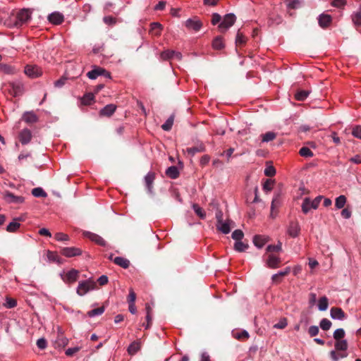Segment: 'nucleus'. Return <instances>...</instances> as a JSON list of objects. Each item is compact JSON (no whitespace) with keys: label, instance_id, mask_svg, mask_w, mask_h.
<instances>
[{"label":"nucleus","instance_id":"nucleus-57","mask_svg":"<svg viewBox=\"0 0 361 361\" xmlns=\"http://www.w3.org/2000/svg\"><path fill=\"white\" fill-rule=\"evenodd\" d=\"M54 238L58 241H68L69 240V236L63 233H56Z\"/></svg>","mask_w":361,"mask_h":361},{"label":"nucleus","instance_id":"nucleus-64","mask_svg":"<svg viewBox=\"0 0 361 361\" xmlns=\"http://www.w3.org/2000/svg\"><path fill=\"white\" fill-rule=\"evenodd\" d=\"M66 80L67 78L66 77H62L60 79L55 81L54 86L58 88L62 87L65 85Z\"/></svg>","mask_w":361,"mask_h":361},{"label":"nucleus","instance_id":"nucleus-16","mask_svg":"<svg viewBox=\"0 0 361 361\" xmlns=\"http://www.w3.org/2000/svg\"><path fill=\"white\" fill-rule=\"evenodd\" d=\"M78 271L75 269L70 270L64 276H62V279L66 283H73L77 281L78 278Z\"/></svg>","mask_w":361,"mask_h":361},{"label":"nucleus","instance_id":"nucleus-17","mask_svg":"<svg viewBox=\"0 0 361 361\" xmlns=\"http://www.w3.org/2000/svg\"><path fill=\"white\" fill-rule=\"evenodd\" d=\"M290 271V267H286L283 271H281L271 277V281L274 283L278 284L281 282L283 277L287 276Z\"/></svg>","mask_w":361,"mask_h":361},{"label":"nucleus","instance_id":"nucleus-31","mask_svg":"<svg viewBox=\"0 0 361 361\" xmlns=\"http://www.w3.org/2000/svg\"><path fill=\"white\" fill-rule=\"evenodd\" d=\"M21 220V218L19 219H15L13 221L11 222L6 227V231L9 233H13L16 232L19 228H20V223L17 221Z\"/></svg>","mask_w":361,"mask_h":361},{"label":"nucleus","instance_id":"nucleus-1","mask_svg":"<svg viewBox=\"0 0 361 361\" xmlns=\"http://www.w3.org/2000/svg\"><path fill=\"white\" fill-rule=\"evenodd\" d=\"M32 11L28 8H23L19 11L15 18L13 22L8 23L9 27H20L28 23L31 19ZM11 21V20H10Z\"/></svg>","mask_w":361,"mask_h":361},{"label":"nucleus","instance_id":"nucleus-39","mask_svg":"<svg viewBox=\"0 0 361 361\" xmlns=\"http://www.w3.org/2000/svg\"><path fill=\"white\" fill-rule=\"evenodd\" d=\"M32 195L36 197H47L46 192L42 188H35L32 190Z\"/></svg>","mask_w":361,"mask_h":361},{"label":"nucleus","instance_id":"nucleus-45","mask_svg":"<svg viewBox=\"0 0 361 361\" xmlns=\"http://www.w3.org/2000/svg\"><path fill=\"white\" fill-rule=\"evenodd\" d=\"M345 335V332L343 329H337L334 332V338L336 341L343 340V338H344Z\"/></svg>","mask_w":361,"mask_h":361},{"label":"nucleus","instance_id":"nucleus-40","mask_svg":"<svg viewBox=\"0 0 361 361\" xmlns=\"http://www.w3.org/2000/svg\"><path fill=\"white\" fill-rule=\"evenodd\" d=\"M267 254H274V252H279L281 250V243H279L278 245H270L267 247Z\"/></svg>","mask_w":361,"mask_h":361},{"label":"nucleus","instance_id":"nucleus-59","mask_svg":"<svg viewBox=\"0 0 361 361\" xmlns=\"http://www.w3.org/2000/svg\"><path fill=\"white\" fill-rule=\"evenodd\" d=\"M282 18L279 16H276V17L274 18L273 17L269 18L268 23L269 25H272L274 24L279 25L281 23Z\"/></svg>","mask_w":361,"mask_h":361},{"label":"nucleus","instance_id":"nucleus-32","mask_svg":"<svg viewBox=\"0 0 361 361\" xmlns=\"http://www.w3.org/2000/svg\"><path fill=\"white\" fill-rule=\"evenodd\" d=\"M94 99L93 93L89 92L85 94L81 99V102L83 105H90Z\"/></svg>","mask_w":361,"mask_h":361},{"label":"nucleus","instance_id":"nucleus-19","mask_svg":"<svg viewBox=\"0 0 361 361\" xmlns=\"http://www.w3.org/2000/svg\"><path fill=\"white\" fill-rule=\"evenodd\" d=\"M103 73H106V70L99 66H94V68L87 73V76L91 79L94 80L98 76L102 75Z\"/></svg>","mask_w":361,"mask_h":361},{"label":"nucleus","instance_id":"nucleus-2","mask_svg":"<svg viewBox=\"0 0 361 361\" xmlns=\"http://www.w3.org/2000/svg\"><path fill=\"white\" fill-rule=\"evenodd\" d=\"M96 283L94 281L90 280H85L79 282L76 292L80 295L83 296L90 290L94 289Z\"/></svg>","mask_w":361,"mask_h":361},{"label":"nucleus","instance_id":"nucleus-44","mask_svg":"<svg viewBox=\"0 0 361 361\" xmlns=\"http://www.w3.org/2000/svg\"><path fill=\"white\" fill-rule=\"evenodd\" d=\"M311 202H312L310 198L305 197L304 199L302 204V210L305 214H307L310 211V208H312Z\"/></svg>","mask_w":361,"mask_h":361},{"label":"nucleus","instance_id":"nucleus-61","mask_svg":"<svg viewBox=\"0 0 361 361\" xmlns=\"http://www.w3.org/2000/svg\"><path fill=\"white\" fill-rule=\"evenodd\" d=\"M104 22L109 25H114L116 23V19L112 16H105L103 18Z\"/></svg>","mask_w":361,"mask_h":361},{"label":"nucleus","instance_id":"nucleus-27","mask_svg":"<svg viewBox=\"0 0 361 361\" xmlns=\"http://www.w3.org/2000/svg\"><path fill=\"white\" fill-rule=\"evenodd\" d=\"M47 257L50 262H56L59 264H62L61 258L58 255V254L55 252H51L48 250L47 252Z\"/></svg>","mask_w":361,"mask_h":361},{"label":"nucleus","instance_id":"nucleus-33","mask_svg":"<svg viewBox=\"0 0 361 361\" xmlns=\"http://www.w3.org/2000/svg\"><path fill=\"white\" fill-rule=\"evenodd\" d=\"M145 310H146V320H147V324L146 325L145 324H143V326H145V329H148L150 325H151V323H152V308L150 307V305L149 304H146V306H145Z\"/></svg>","mask_w":361,"mask_h":361},{"label":"nucleus","instance_id":"nucleus-23","mask_svg":"<svg viewBox=\"0 0 361 361\" xmlns=\"http://www.w3.org/2000/svg\"><path fill=\"white\" fill-rule=\"evenodd\" d=\"M23 120L27 123H34L38 121V118L33 111H27L23 114Z\"/></svg>","mask_w":361,"mask_h":361},{"label":"nucleus","instance_id":"nucleus-49","mask_svg":"<svg viewBox=\"0 0 361 361\" xmlns=\"http://www.w3.org/2000/svg\"><path fill=\"white\" fill-rule=\"evenodd\" d=\"M274 184V180L267 179L263 185V190L267 192H270L273 188Z\"/></svg>","mask_w":361,"mask_h":361},{"label":"nucleus","instance_id":"nucleus-10","mask_svg":"<svg viewBox=\"0 0 361 361\" xmlns=\"http://www.w3.org/2000/svg\"><path fill=\"white\" fill-rule=\"evenodd\" d=\"M4 197L8 203L22 204L25 200L23 197L15 195L8 191L4 193Z\"/></svg>","mask_w":361,"mask_h":361},{"label":"nucleus","instance_id":"nucleus-51","mask_svg":"<svg viewBox=\"0 0 361 361\" xmlns=\"http://www.w3.org/2000/svg\"><path fill=\"white\" fill-rule=\"evenodd\" d=\"M276 137V134L273 132H267L265 134L262 135V141L263 142H269L274 140Z\"/></svg>","mask_w":361,"mask_h":361},{"label":"nucleus","instance_id":"nucleus-13","mask_svg":"<svg viewBox=\"0 0 361 361\" xmlns=\"http://www.w3.org/2000/svg\"><path fill=\"white\" fill-rule=\"evenodd\" d=\"M331 318L334 319L343 320L346 318V314L343 310L340 307H331L330 310Z\"/></svg>","mask_w":361,"mask_h":361},{"label":"nucleus","instance_id":"nucleus-18","mask_svg":"<svg viewBox=\"0 0 361 361\" xmlns=\"http://www.w3.org/2000/svg\"><path fill=\"white\" fill-rule=\"evenodd\" d=\"M32 138V133L29 129H23L19 135L20 142L22 145H27L29 143Z\"/></svg>","mask_w":361,"mask_h":361},{"label":"nucleus","instance_id":"nucleus-5","mask_svg":"<svg viewBox=\"0 0 361 361\" xmlns=\"http://www.w3.org/2000/svg\"><path fill=\"white\" fill-rule=\"evenodd\" d=\"M185 26L190 30L197 32L202 27V23L197 17L189 18L185 22Z\"/></svg>","mask_w":361,"mask_h":361},{"label":"nucleus","instance_id":"nucleus-3","mask_svg":"<svg viewBox=\"0 0 361 361\" xmlns=\"http://www.w3.org/2000/svg\"><path fill=\"white\" fill-rule=\"evenodd\" d=\"M235 21V16L233 13L226 14L224 20L219 24V29L221 32H225L230 27H231Z\"/></svg>","mask_w":361,"mask_h":361},{"label":"nucleus","instance_id":"nucleus-25","mask_svg":"<svg viewBox=\"0 0 361 361\" xmlns=\"http://www.w3.org/2000/svg\"><path fill=\"white\" fill-rule=\"evenodd\" d=\"M267 241L268 238L263 235H256L253 238L254 245L259 248L262 247Z\"/></svg>","mask_w":361,"mask_h":361},{"label":"nucleus","instance_id":"nucleus-34","mask_svg":"<svg viewBox=\"0 0 361 361\" xmlns=\"http://www.w3.org/2000/svg\"><path fill=\"white\" fill-rule=\"evenodd\" d=\"M348 345L346 340H338L336 341L335 348L336 350H346Z\"/></svg>","mask_w":361,"mask_h":361},{"label":"nucleus","instance_id":"nucleus-37","mask_svg":"<svg viewBox=\"0 0 361 361\" xmlns=\"http://www.w3.org/2000/svg\"><path fill=\"white\" fill-rule=\"evenodd\" d=\"M249 247L247 243H245L240 240L235 241L234 248L238 252H243Z\"/></svg>","mask_w":361,"mask_h":361},{"label":"nucleus","instance_id":"nucleus-55","mask_svg":"<svg viewBox=\"0 0 361 361\" xmlns=\"http://www.w3.org/2000/svg\"><path fill=\"white\" fill-rule=\"evenodd\" d=\"M352 135L361 140V126H355L352 129Z\"/></svg>","mask_w":361,"mask_h":361},{"label":"nucleus","instance_id":"nucleus-52","mask_svg":"<svg viewBox=\"0 0 361 361\" xmlns=\"http://www.w3.org/2000/svg\"><path fill=\"white\" fill-rule=\"evenodd\" d=\"M287 319L283 317L281 318L278 323L275 324L274 325V327L276 329H283L287 326Z\"/></svg>","mask_w":361,"mask_h":361},{"label":"nucleus","instance_id":"nucleus-7","mask_svg":"<svg viewBox=\"0 0 361 361\" xmlns=\"http://www.w3.org/2000/svg\"><path fill=\"white\" fill-rule=\"evenodd\" d=\"M25 73L30 78H37L42 73V69L37 66L27 65L25 68Z\"/></svg>","mask_w":361,"mask_h":361},{"label":"nucleus","instance_id":"nucleus-54","mask_svg":"<svg viewBox=\"0 0 361 361\" xmlns=\"http://www.w3.org/2000/svg\"><path fill=\"white\" fill-rule=\"evenodd\" d=\"M173 54H174V51L166 50V51L161 52V54H160V56L164 60H168V59H171L173 58Z\"/></svg>","mask_w":361,"mask_h":361},{"label":"nucleus","instance_id":"nucleus-21","mask_svg":"<svg viewBox=\"0 0 361 361\" xmlns=\"http://www.w3.org/2000/svg\"><path fill=\"white\" fill-rule=\"evenodd\" d=\"M116 109V105L113 104H107L100 110L99 114L101 116H111L115 112Z\"/></svg>","mask_w":361,"mask_h":361},{"label":"nucleus","instance_id":"nucleus-38","mask_svg":"<svg viewBox=\"0 0 361 361\" xmlns=\"http://www.w3.org/2000/svg\"><path fill=\"white\" fill-rule=\"evenodd\" d=\"M329 305L328 299L326 297H322L319 300L318 307L321 311H325L327 310Z\"/></svg>","mask_w":361,"mask_h":361},{"label":"nucleus","instance_id":"nucleus-6","mask_svg":"<svg viewBox=\"0 0 361 361\" xmlns=\"http://www.w3.org/2000/svg\"><path fill=\"white\" fill-rule=\"evenodd\" d=\"M266 264L269 268L276 269L280 267L281 262V258L275 254H267Z\"/></svg>","mask_w":361,"mask_h":361},{"label":"nucleus","instance_id":"nucleus-12","mask_svg":"<svg viewBox=\"0 0 361 361\" xmlns=\"http://www.w3.org/2000/svg\"><path fill=\"white\" fill-rule=\"evenodd\" d=\"M47 19L49 23L54 25H60L61 24L64 20V16L62 13L55 11L51 13H50Z\"/></svg>","mask_w":361,"mask_h":361},{"label":"nucleus","instance_id":"nucleus-14","mask_svg":"<svg viewBox=\"0 0 361 361\" xmlns=\"http://www.w3.org/2000/svg\"><path fill=\"white\" fill-rule=\"evenodd\" d=\"M332 18L330 15L322 13L318 18V23L321 27L326 28L331 23Z\"/></svg>","mask_w":361,"mask_h":361},{"label":"nucleus","instance_id":"nucleus-22","mask_svg":"<svg viewBox=\"0 0 361 361\" xmlns=\"http://www.w3.org/2000/svg\"><path fill=\"white\" fill-rule=\"evenodd\" d=\"M154 173H148L145 177V182L149 193H152V183L155 179Z\"/></svg>","mask_w":361,"mask_h":361},{"label":"nucleus","instance_id":"nucleus-4","mask_svg":"<svg viewBox=\"0 0 361 361\" xmlns=\"http://www.w3.org/2000/svg\"><path fill=\"white\" fill-rule=\"evenodd\" d=\"M9 92L13 97L21 95L24 92L23 85L20 81H13L9 82Z\"/></svg>","mask_w":361,"mask_h":361},{"label":"nucleus","instance_id":"nucleus-36","mask_svg":"<svg viewBox=\"0 0 361 361\" xmlns=\"http://www.w3.org/2000/svg\"><path fill=\"white\" fill-rule=\"evenodd\" d=\"M105 310L104 307H100L87 312V314L89 317H94L95 316L101 315Z\"/></svg>","mask_w":361,"mask_h":361},{"label":"nucleus","instance_id":"nucleus-15","mask_svg":"<svg viewBox=\"0 0 361 361\" xmlns=\"http://www.w3.org/2000/svg\"><path fill=\"white\" fill-rule=\"evenodd\" d=\"M300 231V227L298 222L291 221L288 228V233L293 238L297 237Z\"/></svg>","mask_w":361,"mask_h":361},{"label":"nucleus","instance_id":"nucleus-20","mask_svg":"<svg viewBox=\"0 0 361 361\" xmlns=\"http://www.w3.org/2000/svg\"><path fill=\"white\" fill-rule=\"evenodd\" d=\"M233 223L231 220L226 221H222L221 224H216V228L219 231H221L224 234H228L231 231V224Z\"/></svg>","mask_w":361,"mask_h":361},{"label":"nucleus","instance_id":"nucleus-62","mask_svg":"<svg viewBox=\"0 0 361 361\" xmlns=\"http://www.w3.org/2000/svg\"><path fill=\"white\" fill-rule=\"evenodd\" d=\"M80 347H73V348H68L66 350V355L67 356H72L75 353H76L77 352H78L80 350Z\"/></svg>","mask_w":361,"mask_h":361},{"label":"nucleus","instance_id":"nucleus-60","mask_svg":"<svg viewBox=\"0 0 361 361\" xmlns=\"http://www.w3.org/2000/svg\"><path fill=\"white\" fill-rule=\"evenodd\" d=\"M319 329L317 326H311L308 329V334L311 337L316 336L319 334Z\"/></svg>","mask_w":361,"mask_h":361},{"label":"nucleus","instance_id":"nucleus-30","mask_svg":"<svg viewBox=\"0 0 361 361\" xmlns=\"http://www.w3.org/2000/svg\"><path fill=\"white\" fill-rule=\"evenodd\" d=\"M166 174L171 178L175 179L178 177L179 171L178 168L175 166H171L169 167L166 171Z\"/></svg>","mask_w":361,"mask_h":361},{"label":"nucleus","instance_id":"nucleus-29","mask_svg":"<svg viewBox=\"0 0 361 361\" xmlns=\"http://www.w3.org/2000/svg\"><path fill=\"white\" fill-rule=\"evenodd\" d=\"M223 37L221 36L216 37L212 42V47L216 50H221L224 48Z\"/></svg>","mask_w":361,"mask_h":361},{"label":"nucleus","instance_id":"nucleus-58","mask_svg":"<svg viewBox=\"0 0 361 361\" xmlns=\"http://www.w3.org/2000/svg\"><path fill=\"white\" fill-rule=\"evenodd\" d=\"M16 305H17V301L15 299L11 298H6L5 306L7 308H13Z\"/></svg>","mask_w":361,"mask_h":361},{"label":"nucleus","instance_id":"nucleus-11","mask_svg":"<svg viewBox=\"0 0 361 361\" xmlns=\"http://www.w3.org/2000/svg\"><path fill=\"white\" fill-rule=\"evenodd\" d=\"M84 235L99 245L104 247L106 245V243L103 239V238L96 233L90 231H85L84 232Z\"/></svg>","mask_w":361,"mask_h":361},{"label":"nucleus","instance_id":"nucleus-50","mask_svg":"<svg viewBox=\"0 0 361 361\" xmlns=\"http://www.w3.org/2000/svg\"><path fill=\"white\" fill-rule=\"evenodd\" d=\"M187 151L189 154L194 155L197 152H204V147L201 145L199 147H193L188 148Z\"/></svg>","mask_w":361,"mask_h":361},{"label":"nucleus","instance_id":"nucleus-42","mask_svg":"<svg viewBox=\"0 0 361 361\" xmlns=\"http://www.w3.org/2000/svg\"><path fill=\"white\" fill-rule=\"evenodd\" d=\"M346 203V197L344 195H340L336 199L335 206L338 209L343 208Z\"/></svg>","mask_w":361,"mask_h":361},{"label":"nucleus","instance_id":"nucleus-63","mask_svg":"<svg viewBox=\"0 0 361 361\" xmlns=\"http://www.w3.org/2000/svg\"><path fill=\"white\" fill-rule=\"evenodd\" d=\"M352 20L357 23L361 22V5L359 11L352 16Z\"/></svg>","mask_w":361,"mask_h":361},{"label":"nucleus","instance_id":"nucleus-41","mask_svg":"<svg viewBox=\"0 0 361 361\" xmlns=\"http://www.w3.org/2000/svg\"><path fill=\"white\" fill-rule=\"evenodd\" d=\"M299 154L300 156L306 158L312 157L314 155L313 152L307 147H302L300 149Z\"/></svg>","mask_w":361,"mask_h":361},{"label":"nucleus","instance_id":"nucleus-53","mask_svg":"<svg viewBox=\"0 0 361 361\" xmlns=\"http://www.w3.org/2000/svg\"><path fill=\"white\" fill-rule=\"evenodd\" d=\"M243 236V232L240 229L235 230L232 233V238L235 240V241L241 240Z\"/></svg>","mask_w":361,"mask_h":361},{"label":"nucleus","instance_id":"nucleus-46","mask_svg":"<svg viewBox=\"0 0 361 361\" xmlns=\"http://www.w3.org/2000/svg\"><path fill=\"white\" fill-rule=\"evenodd\" d=\"M331 322L328 319H322L320 322L319 326L321 329L324 331H328L331 326Z\"/></svg>","mask_w":361,"mask_h":361},{"label":"nucleus","instance_id":"nucleus-35","mask_svg":"<svg viewBox=\"0 0 361 361\" xmlns=\"http://www.w3.org/2000/svg\"><path fill=\"white\" fill-rule=\"evenodd\" d=\"M309 94L310 92L308 90H300L295 93V98L298 101H304L308 97Z\"/></svg>","mask_w":361,"mask_h":361},{"label":"nucleus","instance_id":"nucleus-26","mask_svg":"<svg viewBox=\"0 0 361 361\" xmlns=\"http://www.w3.org/2000/svg\"><path fill=\"white\" fill-rule=\"evenodd\" d=\"M175 114H172L161 125V128L165 131H170L174 123Z\"/></svg>","mask_w":361,"mask_h":361},{"label":"nucleus","instance_id":"nucleus-56","mask_svg":"<svg viewBox=\"0 0 361 361\" xmlns=\"http://www.w3.org/2000/svg\"><path fill=\"white\" fill-rule=\"evenodd\" d=\"M276 174V169L273 166H268L264 170V175L268 177H272Z\"/></svg>","mask_w":361,"mask_h":361},{"label":"nucleus","instance_id":"nucleus-47","mask_svg":"<svg viewBox=\"0 0 361 361\" xmlns=\"http://www.w3.org/2000/svg\"><path fill=\"white\" fill-rule=\"evenodd\" d=\"M193 209L196 214L202 219H204L206 217L205 212L198 204H193Z\"/></svg>","mask_w":361,"mask_h":361},{"label":"nucleus","instance_id":"nucleus-8","mask_svg":"<svg viewBox=\"0 0 361 361\" xmlns=\"http://www.w3.org/2000/svg\"><path fill=\"white\" fill-rule=\"evenodd\" d=\"M61 253L66 257H73L79 256L82 254V250L78 247H63L61 250Z\"/></svg>","mask_w":361,"mask_h":361},{"label":"nucleus","instance_id":"nucleus-48","mask_svg":"<svg viewBox=\"0 0 361 361\" xmlns=\"http://www.w3.org/2000/svg\"><path fill=\"white\" fill-rule=\"evenodd\" d=\"M212 204L216 209L215 216H216V221H217V224L218 223L219 224H221L222 221H224V219H223V212H222V211L221 209H219L218 205L214 203Z\"/></svg>","mask_w":361,"mask_h":361},{"label":"nucleus","instance_id":"nucleus-43","mask_svg":"<svg viewBox=\"0 0 361 361\" xmlns=\"http://www.w3.org/2000/svg\"><path fill=\"white\" fill-rule=\"evenodd\" d=\"M246 42V37L243 35L242 32L238 31L235 37V44L237 46H241L245 44Z\"/></svg>","mask_w":361,"mask_h":361},{"label":"nucleus","instance_id":"nucleus-28","mask_svg":"<svg viewBox=\"0 0 361 361\" xmlns=\"http://www.w3.org/2000/svg\"><path fill=\"white\" fill-rule=\"evenodd\" d=\"M114 262L123 269H127L130 266V261L123 257H116L114 258Z\"/></svg>","mask_w":361,"mask_h":361},{"label":"nucleus","instance_id":"nucleus-24","mask_svg":"<svg viewBox=\"0 0 361 361\" xmlns=\"http://www.w3.org/2000/svg\"><path fill=\"white\" fill-rule=\"evenodd\" d=\"M141 348V343L138 341H135L129 345V346L127 348L128 353L130 355H134L136 354Z\"/></svg>","mask_w":361,"mask_h":361},{"label":"nucleus","instance_id":"nucleus-9","mask_svg":"<svg viewBox=\"0 0 361 361\" xmlns=\"http://www.w3.org/2000/svg\"><path fill=\"white\" fill-rule=\"evenodd\" d=\"M281 194L280 192H277L274 195L273 200L271 201V216L274 218L276 213L277 209L281 206Z\"/></svg>","mask_w":361,"mask_h":361}]
</instances>
